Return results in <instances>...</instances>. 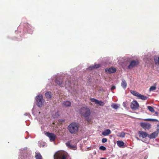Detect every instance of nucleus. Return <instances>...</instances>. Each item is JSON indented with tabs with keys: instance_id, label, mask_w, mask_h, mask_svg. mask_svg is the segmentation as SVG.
Wrapping results in <instances>:
<instances>
[{
	"instance_id": "f257e3e1",
	"label": "nucleus",
	"mask_w": 159,
	"mask_h": 159,
	"mask_svg": "<svg viewBox=\"0 0 159 159\" xmlns=\"http://www.w3.org/2000/svg\"><path fill=\"white\" fill-rule=\"evenodd\" d=\"M80 113L85 117L88 122L90 121L89 116L90 115L91 112L89 108L85 107L82 108L80 110Z\"/></svg>"
},
{
	"instance_id": "f03ea898",
	"label": "nucleus",
	"mask_w": 159,
	"mask_h": 159,
	"mask_svg": "<svg viewBox=\"0 0 159 159\" xmlns=\"http://www.w3.org/2000/svg\"><path fill=\"white\" fill-rule=\"evenodd\" d=\"M78 124L76 122H73L70 124L68 127L69 132L71 134H75L78 130Z\"/></svg>"
},
{
	"instance_id": "7ed1b4c3",
	"label": "nucleus",
	"mask_w": 159,
	"mask_h": 159,
	"mask_svg": "<svg viewBox=\"0 0 159 159\" xmlns=\"http://www.w3.org/2000/svg\"><path fill=\"white\" fill-rule=\"evenodd\" d=\"M68 157L67 152L63 151H58L54 155V159H67Z\"/></svg>"
},
{
	"instance_id": "20e7f679",
	"label": "nucleus",
	"mask_w": 159,
	"mask_h": 159,
	"mask_svg": "<svg viewBox=\"0 0 159 159\" xmlns=\"http://www.w3.org/2000/svg\"><path fill=\"white\" fill-rule=\"evenodd\" d=\"M130 92L134 95L137 97L138 98L143 100H146L148 97L143 95L139 94L138 92L134 90H130Z\"/></svg>"
},
{
	"instance_id": "39448f33",
	"label": "nucleus",
	"mask_w": 159,
	"mask_h": 159,
	"mask_svg": "<svg viewBox=\"0 0 159 159\" xmlns=\"http://www.w3.org/2000/svg\"><path fill=\"white\" fill-rule=\"evenodd\" d=\"M37 103L38 107H42L43 103L44 102V100L42 95H39L36 97V98Z\"/></svg>"
},
{
	"instance_id": "423d86ee",
	"label": "nucleus",
	"mask_w": 159,
	"mask_h": 159,
	"mask_svg": "<svg viewBox=\"0 0 159 159\" xmlns=\"http://www.w3.org/2000/svg\"><path fill=\"white\" fill-rule=\"evenodd\" d=\"M138 61L133 60L130 61L129 64L127 68L129 69H132L134 67L137 66L139 64Z\"/></svg>"
},
{
	"instance_id": "0eeeda50",
	"label": "nucleus",
	"mask_w": 159,
	"mask_h": 159,
	"mask_svg": "<svg viewBox=\"0 0 159 159\" xmlns=\"http://www.w3.org/2000/svg\"><path fill=\"white\" fill-rule=\"evenodd\" d=\"M139 104L136 100L133 101L130 103V108L133 110H136L138 109Z\"/></svg>"
},
{
	"instance_id": "6e6552de",
	"label": "nucleus",
	"mask_w": 159,
	"mask_h": 159,
	"mask_svg": "<svg viewBox=\"0 0 159 159\" xmlns=\"http://www.w3.org/2000/svg\"><path fill=\"white\" fill-rule=\"evenodd\" d=\"M141 126L145 130H148L151 128V125L147 122H141L140 123Z\"/></svg>"
},
{
	"instance_id": "1a4fd4ad",
	"label": "nucleus",
	"mask_w": 159,
	"mask_h": 159,
	"mask_svg": "<svg viewBox=\"0 0 159 159\" xmlns=\"http://www.w3.org/2000/svg\"><path fill=\"white\" fill-rule=\"evenodd\" d=\"M46 135L49 137L50 141L52 142L54 141L56 138V136L53 133L46 132Z\"/></svg>"
},
{
	"instance_id": "9d476101",
	"label": "nucleus",
	"mask_w": 159,
	"mask_h": 159,
	"mask_svg": "<svg viewBox=\"0 0 159 159\" xmlns=\"http://www.w3.org/2000/svg\"><path fill=\"white\" fill-rule=\"evenodd\" d=\"M139 136L140 137H142V138L144 139L148 137V134L146 132L143 131H139Z\"/></svg>"
},
{
	"instance_id": "9b49d317",
	"label": "nucleus",
	"mask_w": 159,
	"mask_h": 159,
	"mask_svg": "<svg viewBox=\"0 0 159 159\" xmlns=\"http://www.w3.org/2000/svg\"><path fill=\"white\" fill-rule=\"evenodd\" d=\"M66 146L69 148L73 150H76V145H72L70 142H68L66 143Z\"/></svg>"
},
{
	"instance_id": "f8f14e48",
	"label": "nucleus",
	"mask_w": 159,
	"mask_h": 159,
	"mask_svg": "<svg viewBox=\"0 0 159 159\" xmlns=\"http://www.w3.org/2000/svg\"><path fill=\"white\" fill-rule=\"evenodd\" d=\"M105 70L107 73H113L116 71V69L115 68H110L109 69H105Z\"/></svg>"
},
{
	"instance_id": "ddd939ff",
	"label": "nucleus",
	"mask_w": 159,
	"mask_h": 159,
	"mask_svg": "<svg viewBox=\"0 0 159 159\" xmlns=\"http://www.w3.org/2000/svg\"><path fill=\"white\" fill-rule=\"evenodd\" d=\"M111 133V131L109 129H107L103 131L102 133V134L104 136H107Z\"/></svg>"
},
{
	"instance_id": "4468645a",
	"label": "nucleus",
	"mask_w": 159,
	"mask_h": 159,
	"mask_svg": "<svg viewBox=\"0 0 159 159\" xmlns=\"http://www.w3.org/2000/svg\"><path fill=\"white\" fill-rule=\"evenodd\" d=\"M157 135V132H154L151 134H148V137L150 139L155 138Z\"/></svg>"
},
{
	"instance_id": "2eb2a0df",
	"label": "nucleus",
	"mask_w": 159,
	"mask_h": 159,
	"mask_svg": "<svg viewBox=\"0 0 159 159\" xmlns=\"http://www.w3.org/2000/svg\"><path fill=\"white\" fill-rule=\"evenodd\" d=\"M100 66V65L99 64H95L93 66H91L88 68V69L89 70H92L95 68H98Z\"/></svg>"
},
{
	"instance_id": "dca6fc26",
	"label": "nucleus",
	"mask_w": 159,
	"mask_h": 159,
	"mask_svg": "<svg viewBox=\"0 0 159 159\" xmlns=\"http://www.w3.org/2000/svg\"><path fill=\"white\" fill-rule=\"evenodd\" d=\"M27 148H24V149H23V150H20V155H19V157H18V158L20 159H23L24 158V157L23 156V155L22 156V154L23 153H25V150L27 149Z\"/></svg>"
},
{
	"instance_id": "f3484780",
	"label": "nucleus",
	"mask_w": 159,
	"mask_h": 159,
	"mask_svg": "<svg viewBox=\"0 0 159 159\" xmlns=\"http://www.w3.org/2000/svg\"><path fill=\"white\" fill-rule=\"evenodd\" d=\"M55 82L57 84L60 85L61 87H63V85H62L63 83V82L61 81V80L57 79L56 80Z\"/></svg>"
},
{
	"instance_id": "a211bd4d",
	"label": "nucleus",
	"mask_w": 159,
	"mask_h": 159,
	"mask_svg": "<svg viewBox=\"0 0 159 159\" xmlns=\"http://www.w3.org/2000/svg\"><path fill=\"white\" fill-rule=\"evenodd\" d=\"M62 104L66 107H69L70 106V102L69 101H65L62 102Z\"/></svg>"
},
{
	"instance_id": "6ab92c4d",
	"label": "nucleus",
	"mask_w": 159,
	"mask_h": 159,
	"mask_svg": "<svg viewBox=\"0 0 159 159\" xmlns=\"http://www.w3.org/2000/svg\"><path fill=\"white\" fill-rule=\"evenodd\" d=\"M117 144L119 147H121L124 146V143L121 141H118L117 142Z\"/></svg>"
},
{
	"instance_id": "aec40b11",
	"label": "nucleus",
	"mask_w": 159,
	"mask_h": 159,
	"mask_svg": "<svg viewBox=\"0 0 159 159\" xmlns=\"http://www.w3.org/2000/svg\"><path fill=\"white\" fill-rule=\"evenodd\" d=\"M45 96L47 98L49 99L51 97V93L50 92H47L45 94Z\"/></svg>"
},
{
	"instance_id": "412c9836",
	"label": "nucleus",
	"mask_w": 159,
	"mask_h": 159,
	"mask_svg": "<svg viewBox=\"0 0 159 159\" xmlns=\"http://www.w3.org/2000/svg\"><path fill=\"white\" fill-rule=\"evenodd\" d=\"M122 87L124 89H125L127 86V83L125 80L123 79L121 84Z\"/></svg>"
},
{
	"instance_id": "4be33fe9",
	"label": "nucleus",
	"mask_w": 159,
	"mask_h": 159,
	"mask_svg": "<svg viewBox=\"0 0 159 159\" xmlns=\"http://www.w3.org/2000/svg\"><path fill=\"white\" fill-rule=\"evenodd\" d=\"M35 157L36 159H42L41 155L39 152H36Z\"/></svg>"
},
{
	"instance_id": "5701e85b",
	"label": "nucleus",
	"mask_w": 159,
	"mask_h": 159,
	"mask_svg": "<svg viewBox=\"0 0 159 159\" xmlns=\"http://www.w3.org/2000/svg\"><path fill=\"white\" fill-rule=\"evenodd\" d=\"M111 107L115 109H117L119 107V105H118L116 103H113L111 105Z\"/></svg>"
},
{
	"instance_id": "b1692460",
	"label": "nucleus",
	"mask_w": 159,
	"mask_h": 159,
	"mask_svg": "<svg viewBox=\"0 0 159 159\" xmlns=\"http://www.w3.org/2000/svg\"><path fill=\"white\" fill-rule=\"evenodd\" d=\"M145 121H158V120L156 119H151V118H148V119H145L143 120Z\"/></svg>"
},
{
	"instance_id": "393cba45",
	"label": "nucleus",
	"mask_w": 159,
	"mask_h": 159,
	"mask_svg": "<svg viewBox=\"0 0 159 159\" xmlns=\"http://www.w3.org/2000/svg\"><path fill=\"white\" fill-rule=\"evenodd\" d=\"M154 60L155 64L156 65H159V57H154Z\"/></svg>"
},
{
	"instance_id": "a878e982",
	"label": "nucleus",
	"mask_w": 159,
	"mask_h": 159,
	"mask_svg": "<svg viewBox=\"0 0 159 159\" xmlns=\"http://www.w3.org/2000/svg\"><path fill=\"white\" fill-rule=\"evenodd\" d=\"M96 104H98L100 106H103L104 105V103L103 102L101 101H99L98 100L97 102L96 103Z\"/></svg>"
},
{
	"instance_id": "bb28decb",
	"label": "nucleus",
	"mask_w": 159,
	"mask_h": 159,
	"mask_svg": "<svg viewBox=\"0 0 159 159\" xmlns=\"http://www.w3.org/2000/svg\"><path fill=\"white\" fill-rule=\"evenodd\" d=\"M125 133L122 132L120 133H119L118 134V136L122 138H124L125 136Z\"/></svg>"
},
{
	"instance_id": "cd10ccee",
	"label": "nucleus",
	"mask_w": 159,
	"mask_h": 159,
	"mask_svg": "<svg viewBox=\"0 0 159 159\" xmlns=\"http://www.w3.org/2000/svg\"><path fill=\"white\" fill-rule=\"evenodd\" d=\"M147 108L148 110L151 112H154V109L153 107L150 106H148L147 107Z\"/></svg>"
},
{
	"instance_id": "c85d7f7f",
	"label": "nucleus",
	"mask_w": 159,
	"mask_h": 159,
	"mask_svg": "<svg viewBox=\"0 0 159 159\" xmlns=\"http://www.w3.org/2000/svg\"><path fill=\"white\" fill-rule=\"evenodd\" d=\"M30 25H28V32L30 34H32V30H30L29 29L30 28Z\"/></svg>"
},
{
	"instance_id": "c756f323",
	"label": "nucleus",
	"mask_w": 159,
	"mask_h": 159,
	"mask_svg": "<svg viewBox=\"0 0 159 159\" xmlns=\"http://www.w3.org/2000/svg\"><path fill=\"white\" fill-rule=\"evenodd\" d=\"M90 100L92 102H95V103L96 104L98 100L94 98H91L90 99Z\"/></svg>"
},
{
	"instance_id": "7c9ffc66",
	"label": "nucleus",
	"mask_w": 159,
	"mask_h": 159,
	"mask_svg": "<svg viewBox=\"0 0 159 159\" xmlns=\"http://www.w3.org/2000/svg\"><path fill=\"white\" fill-rule=\"evenodd\" d=\"M99 148L100 150H102L103 151H105L106 149V148L105 147L102 146H100L99 147Z\"/></svg>"
},
{
	"instance_id": "2f4dec72",
	"label": "nucleus",
	"mask_w": 159,
	"mask_h": 159,
	"mask_svg": "<svg viewBox=\"0 0 159 159\" xmlns=\"http://www.w3.org/2000/svg\"><path fill=\"white\" fill-rule=\"evenodd\" d=\"M156 89V87L155 86H151L149 89L150 91H153L155 90Z\"/></svg>"
},
{
	"instance_id": "473e14b6",
	"label": "nucleus",
	"mask_w": 159,
	"mask_h": 159,
	"mask_svg": "<svg viewBox=\"0 0 159 159\" xmlns=\"http://www.w3.org/2000/svg\"><path fill=\"white\" fill-rule=\"evenodd\" d=\"M67 83H66L65 84V86L66 88H67L68 87H70V83H69L68 82Z\"/></svg>"
},
{
	"instance_id": "72a5a7b5",
	"label": "nucleus",
	"mask_w": 159,
	"mask_h": 159,
	"mask_svg": "<svg viewBox=\"0 0 159 159\" xmlns=\"http://www.w3.org/2000/svg\"><path fill=\"white\" fill-rule=\"evenodd\" d=\"M107 139L106 138H103L102 139V142L103 143H105L107 142Z\"/></svg>"
},
{
	"instance_id": "f704fd0d",
	"label": "nucleus",
	"mask_w": 159,
	"mask_h": 159,
	"mask_svg": "<svg viewBox=\"0 0 159 159\" xmlns=\"http://www.w3.org/2000/svg\"><path fill=\"white\" fill-rule=\"evenodd\" d=\"M115 88H116L115 86H113L111 87V90H114V89H115Z\"/></svg>"
},
{
	"instance_id": "c9c22d12",
	"label": "nucleus",
	"mask_w": 159,
	"mask_h": 159,
	"mask_svg": "<svg viewBox=\"0 0 159 159\" xmlns=\"http://www.w3.org/2000/svg\"><path fill=\"white\" fill-rule=\"evenodd\" d=\"M25 115L28 116L29 115V114L28 113H25L24 114Z\"/></svg>"
},
{
	"instance_id": "e433bc0d",
	"label": "nucleus",
	"mask_w": 159,
	"mask_h": 159,
	"mask_svg": "<svg viewBox=\"0 0 159 159\" xmlns=\"http://www.w3.org/2000/svg\"><path fill=\"white\" fill-rule=\"evenodd\" d=\"M100 159H106V158H101Z\"/></svg>"
},
{
	"instance_id": "4c0bfd02",
	"label": "nucleus",
	"mask_w": 159,
	"mask_h": 159,
	"mask_svg": "<svg viewBox=\"0 0 159 159\" xmlns=\"http://www.w3.org/2000/svg\"><path fill=\"white\" fill-rule=\"evenodd\" d=\"M156 114H157V112H156Z\"/></svg>"
}]
</instances>
